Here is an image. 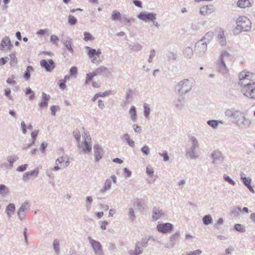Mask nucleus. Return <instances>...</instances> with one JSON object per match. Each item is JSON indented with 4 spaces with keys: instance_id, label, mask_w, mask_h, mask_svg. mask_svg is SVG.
I'll return each mask as SVG.
<instances>
[{
    "instance_id": "f257e3e1",
    "label": "nucleus",
    "mask_w": 255,
    "mask_h": 255,
    "mask_svg": "<svg viewBox=\"0 0 255 255\" xmlns=\"http://www.w3.org/2000/svg\"><path fill=\"white\" fill-rule=\"evenodd\" d=\"M255 74L247 70L242 71L239 75V84L241 92L246 97L255 100Z\"/></svg>"
},
{
    "instance_id": "f03ea898",
    "label": "nucleus",
    "mask_w": 255,
    "mask_h": 255,
    "mask_svg": "<svg viewBox=\"0 0 255 255\" xmlns=\"http://www.w3.org/2000/svg\"><path fill=\"white\" fill-rule=\"evenodd\" d=\"M226 117L233 119L234 123L240 129H246L249 128L252 121L246 117L245 113L235 108L227 109L225 111Z\"/></svg>"
},
{
    "instance_id": "7ed1b4c3",
    "label": "nucleus",
    "mask_w": 255,
    "mask_h": 255,
    "mask_svg": "<svg viewBox=\"0 0 255 255\" xmlns=\"http://www.w3.org/2000/svg\"><path fill=\"white\" fill-rule=\"evenodd\" d=\"M236 31L238 33L249 32L252 28V22L250 19L245 16H240L236 20Z\"/></svg>"
},
{
    "instance_id": "20e7f679",
    "label": "nucleus",
    "mask_w": 255,
    "mask_h": 255,
    "mask_svg": "<svg viewBox=\"0 0 255 255\" xmlns=\"http://www.w3.org/2000/svg\"><path fill=\"white\" fill-rule=\"evenodd\" d=\"M190 146L186 149V156L191 159H196L198 158L197 151L199 148V143L197 139L193 136L190 137Z\"/></svg>"
},
{
    "instance_id": "39448f33",
    "label": "nucleus",
    "mask_w": 255,
    "mask_h": 255,
    "mask_svg": "<svg viewBox=\"0 0 255 255\" xmlns=\"http://www.w3.org/2000/svg\"><path fill=\"white\" fill-rule=\"evenodd\" d=\"M231 55L226 51H223L219 57V60L217 63L218 70L223 74L227 73L228 69L226 65V62L230 60Z\"/></svg>"
},
{
    "instance_id": "423d86ee",
    "label": "nucleus",
    "mask_w": 255,
    "mask_h": 255,
    "mask_svg": "<svg viewBox=\"0 0 255 255\" xmlns=\"http://www.w3.org/2000/svg\"><path fill=\"white\" fill-rule=\"evenodd\" d=\"M192 88V85L191 81L187 79H184L178 83L176 89L179 96H183L189 93L191 90Z\"/></svg>"
},
{
    "instance_id": "0eeeda50",
    "label": "nucleus",
    "mask_w": 255,
    "mask_h": 255,
    "mask_svg": "<svg viewBox=\"0 0 255 255\" xmlns=\"http://www.w3.org/2000/svg\"><path fill=\"white\" fill-rule=\"evenodd\" d=\"M30 204L27 201H25L21 205L17 212L18 218L20 221H22L25 219L30 210Z\"/></svg>"
},
{
    "instance_id": "6e6552de",
    "label": "nucleus",
    "mask_w": 255,
    "mask_h": 255,
    "mask_svg": "<svg viewBox=\"0 0 255 255\" xmlns=\"http://www.w3.org/2000/svg\"><path fill=\"white\" fill-rule=\"evenodd\" d=\"M88 239L91 245L95 255H104V253L101 244L99 241L92 239L91 237H89Z\"/></svg>"
},
{
    "instance_id": "1a4fd4ad",
    "label": "nucleus",
    "mask_w": 255,
    "mask_h": 255,
    "mask_svg": "<svg viewBox=\"0 0 255 255\" xmlns=\"http://www.w3.org/2000/svg\"><path fill=\"white\" fill-rule=\"evenodd\" d=\"M207 50V44L203 41V40H200L196 43L194 51L199 56H203Z\"/></svg>"
},
{
    "instance_id": "9d476101",
    "label": "nucleus",
    "mask_w": 255,
    "mask_h": 255,
    "mask_svg": "<svg viewBox=\"0 0 255 255\" xmlns=\"http://www.w3.org/2000/svg\"><path fill=\"white\" fill-rule=\"evenodd\" d=\"M40 64L48 72H51L55 68V64L52 59H42L40 61Z\"/></svg>"
},
{
    "instance_id": "9b49d317",
    "label": "nucleus",
    "mask_w": 255,
    "mask_h": 255,
    "mask_svg": "<svg viewBox=\"0 0 255 255\" xmlns=\"http://www.w3.org/2000/svg\"><path fill=\"white\" fill-rule=\"evenodd\" d=\"M85 49L87 50L89 57L92 59V62L97 65H99L102 61V59H98L96 56V50L89 46H86Z\"/></svg>"
},
{
    "instance_id": "f8f14e48",
    "label": "nucleus",
    "mask_w": 255,
    "mask_h": 255,
    "mask_svg": "<svg viewBox=\"0 0 255 255\" xmlns=\"http://www.w3.org/2000/svg\"><path fill=\"white\" fill-rule=\"evenodd\" d=\"M157 231L162 234L171 233L173 229V225L169 223H162L157 225Z\"/></svg>"
},
{
    "instance_id": "ddd939ff",
    "label": "nucleus",
    "mask_w": 255,
    "mask_h": 255,
    "mask_svg": "<svg viewBox=\"0 0 255 255\" xmlns=\"http://www.w3.org/2000/svg\"><path fill=\"white\" fill-rule=\"evenodd\" d=\"M94 74H95L96 76H104L106 77H108L111 75L112 73L110 69L104 66H100L98 67L94 71Z\"/></svg>"
},
{
    "instance_id": "4468645a",
    "label": "nucleus",
    "mask_w": 255,
    "mask_h": 255,
    "mask_svg": "<svg viewBox=\"0 0 255 255\" xmlns=\"http://www.w3.org/2000/svg\"><path fill=\"white\" fill-rule=\"evenodd\" d=\"M211 158L212 160V163L215 164L217 162H222L224 157L221 152L218 150H214L211 154Z\"/></svg>"
},
{
    "instance_id": "2eb2a0df",
    "label": "nucleus",
    "mask_w": 255,
    "mask_h": 255,
    "mask_svg": "<svg viewBox=\"0 0 255 255\" xmlns=\"http://www.w3.org/2000/svg\"><path fill=\"white\" fill-rule=\"evenodd\" d=\"M155 15H157L155 13L144 11L140 12L137 17L142 21H149L152 20Z\"/></svg>"
},
{
    "instance_id": "dca6fc26",
    "label": "nucleus",
    "mask_w": 255,
    "mask_h": 255,
    "mask_svg": "<svg viewBox=\"0 0 255 255\" xmlns=\"http://www.w3.org/2000/svg\"><path fill=\"white\" fill-rule=\"evenodd\" d=\"M94 151L95 161L98 162L103 157L104 150L99 144H97L94 146Z\"/></svg>"
},
{
    "instance_id": "f3484780",
    "label": "nucleus",
    "mask_w": 255,
    "mask_h": 255,
    "mask_svg": "<svg viewBox=\"0 0 255 255\" xmlns=\"http://www.w3.org/2000/svg\"><path fill=\"white\" fill-rule=\"evenodd\" d=\"M91 138H88L87 140H84L81 143L82 150L85 153H89L92 151V145L91 144Z\"/></svg>"
},
{
    "instance_id": "a211bd4d",
    "label": "nucleus",
    "mask_w": 255,
    "mask_h": 255,
    "mask_svg": "<svg viewBox=\"0 0 255 255\" xmlns=\"http://www.w3.org/2000/svg\"><path fill=\"white\" fill-rule=\"evenodd\" d=\"M61 42L63 43L66 48L71 53H73L74 50L72 47L73 40L70 37H67L66 38L62 37Z\"/></svg>"
},
{
    "instance_id": "6ab92c4d",
    "label": "nucleus",
    "mask_w": 255,
    "mask_h": 255,
    "mask_svg": "<svg viewBox=\"0 0 255 255\" xmlns=\"http://www.w3.org/2000/svg\"><path fill=\"white\" fill-rule=\"evenodd\" d=\"M215 11V7L212 4L203 6L200 9V13L205 15L211 14Z\"/></svg>"
},
{
    "instance_id": "aec40b11",
    "label": "nucleus",
    "mask_w": 255,
    "mask_h": 255,
    "mask_svg": "<svg viewBox=\"0 0 255 255\" xmlns=\"http://www.w3.org/2000/svg\"><path fill=\"white\" fill-rule=\"evenodd\" d=\"M164 216V214L162 210L159 209V208L157 207H154L153 208L152 218L153 220L156 221Z\"/></svg>"
},
{
    "instance_id": "412c9836",
    "label": "nucleus",
    "mask_w": 255,
    "mask_h": 255,
    "mask_svg": "<svg viewBox=\"0 0 255 255\" xmlns=\"http://www.w3.org/2000/svg\"><path fill=\"white\" fill-rule=\"evenodd\" d=\"M42 99L41 102L38 104L40 108H47L48 104V101L50 99V96L44 92L42 93Z\"/></svg>"
},
{
    "instance_id": "4be33fe9",
    "label": "nucleus",
    "mask_w": 255,
    "mask_h": 255,
    "mask_svg": "<svg viewBox=\"0 0 255 255\" xmlns=\"http://www.w3.org/2000/svg\"><path fill=\"white\" fill-rule=\"evenodd\" d=\"M253 0H239L237 3L238 7L243 8L251 7L253 5Z\"/></svg>"
},
{
    "instance_id": "5701e85b",
    "label": "nucleus",
    "mask_w": 255,
    "mask_h": 255,
    "mask_svg": "<svg viewBox=\"0 0 255 255\" xmlns=\"http://www.w3.org/2000/svg\"><path fill=\"white\" fill-rule=\"evenodd\" d=\"M38 173V169L37 168H35L33 170L30 172H26L23 175L22 180L24 181H27L32 176H37Z\"/></svg>"
},
{
    "instance_id": "b1692460",
    "label": "nucleus",
    "mask_w": 255,
    "mask_h": 255,
    "mask_svg": "<svg viewBox=\"0 0 255 255\" xmlns=\"http://www.w3.org/2000/svg\"><path fill=\"white\" fill-rule=\"evenodd\" d=\"M7 46L8 49H10L13 47L12 44L11 43L10 39L8 37H5L2 39L0 43V49L3 50V48Z\"/></svg>"
},
{
    "instance_id": "393cba45",
    "label": "nucleus",
    "mask_w": 255,
    "mask_h": 255,
    "mask_svg": "<svg viewBox=\"0 0 255 255\" xmlns=\"http://www.w3.org/2000/svg\"><path fill=\"white\" fill-rule=\"evenodd\" d=\"M132 90L129 89L126 92V95L125 97V100L122 102L121 105L123 107L126 106L127 104L129 103L132 99Z\"/></svg>"
},
{
    "instance_id": "a878e982",
    "label": "nucleus",
    "mask_w": 255,
    "mask_h": 255,
    "mask_svg": "<svg viewBox=\"0 0 255 255\" xmlns=\"http://www.w3.org/2000/svg\"><path fill=\"white\" fill-rule=\"evenodd\" d=\"M185 101V98L182 96H180L178 99L174 101V104L175 107L178 110H181L184 107V103Z\"/></svg>"
},
{
    "instance_id": "bb28decb",
    "label": "nucleus",
    "mask_w": 255,
    "mask_h": 255,
    "mask_svg": "<svg viewBox=\"0 0 255 255\" xmlns=\"http://www.w3.org/2000/svg\"><path fill=\"white\" fill-rule=\"evenodd\" d=\"M224 121L223 120H210L207 121V124L208 125L214 129H216L219 124H224Z\"/></svg>"
},
{
    "instance_id": "cd10ccee",
    "label": "nucleus",
    "mask_w": 255,
    "mask_h": 255,
    "mask_svg": "<svg viewBox=\"0 0 255 255\" xmlns=\"http://www.w3.org/2000/svg\"><path fill=\"white\" fill-rule=\"evenodd\" d=\"M143 253V248L140 247L138 244L136 242L135 244V248L133 251L129 252V255H140Z\"/></svg>"
},
{
    "instance_id": "c85d7f7f",
    "label": "nucleus",
    "mask_w": 255,
    "mask_h": 255,
    "mask_svg": "<svg viewBox=\"0 0 255 255\" xmlns=\"http://www.w3.org/2000/svg\"><path fill=\"white\" fill-rule=\"evenodd\" d=\"M15 210V205L13 203L9 204L6 208L5 213L8 218H10Z\"/></svg>"
},
{
    "instance_id": "c756f323",
    "label": "nucleus",
    "mask_w": 255,
    "mask_h": 255,
    "mask_svg": "<svg viewBox=\"0 0 255 255\" xmlns=\"http://www.w3.org/2000/svg\"><path fill=\"white\" fill-rule=\"evenodd\" d=\"M121 139L122 140H125L126 141L127 143L128 144L129 146L131 147H134L135 146L134 141L130 138V136L128 133H126L124 134L121 137Z\"/></svg>"
},
{
    "instance_id": "7c9ffc66",
    "label": "nucleus",
    "mask_w": 255,
    "mask_h": 255,
    "mask_svg": "<svg viewBox=\"0 0 255 255\" xmlns=\"http://www.w3.org/2000/svg\"><path fill=\"white\" fill-rule=\"evenodd\" d=\"M180 231H177L173 234L170 237V245L171 247H173L176 241H177L180 238Z\"/></svg>"
},
{
    "instance_id": "2f4dec72",
    "label": "nucleus",
    "mask_w": 255,
    "mask_h": 255,
    "mask_svg": "<svg viewBox=\"0 0 255 255\" xmlns=\"http://www.w3.org/2000/svg\"><path fill=\"white\" fill-rule=\"evenodd\" d=\"M112 182L110 179H107L104 183V185L102 189H100L101 193H104L111 188Z\"/></svg>"
},
{
    "instance_id": "473e14b6",
    "label": "nucleus",
    "mask_w": 255,
    "mask_h": 255,
    "mask_svg": "<svg viewBox=\"0 0 255 255\" xmlns=\"http://www.w3.org/2000/svg\"><path fill=\"white\" fill-rule=\"evenodd\" d=\"M214 36V32L210 31L207 32L204 37L201 39L205 42L207 44L210 42Z\"/></svg>"
},
{
    "instance_id": "72a5a7b5",
    "label": "nucleus",
    "mask_w": 255,
    "mask_h": 255,
    "mask_svg": "<svg viewBox=\"0 0 255 255\" xmlns=\"http://www.w3.org/2000/svg\"><path fill=\"white\" fill-rule=\"evenodd\" d=\"M46 174L49 178V183L50 184L52 187H55L54 175L52 171L49 169H47L46 170Z\"/></svg>"
},
{
    "instance_id": "f704fd0d",
    "label": "nucleus",
    "mask_w": 255,
    "mask_h": 255,
    "mask_svg": "<svg viewBox=\"0 0 255 255\" xmlns=\"http://www.w3.org/2000/svg\"><path fill=\"white\" fill-rule=\"evenodd\" d=\"M128 48L132 51H138L142 49V46L138 43H132L128 45Z\"/></svg>"
},
{
    "instance_id": "c9c22d12",
    "label": "nucleus",
    "mask_w": 255,
    "mask_h": 255,
    "mask_svg": "<svg viewBox=\"0 0 255 255\" xmlns=\"http://www.w3.org/2000/svg\"><path fill=\"white\" fill-rule=\"evenodd\" d=\"M218 40L219 43H220L221 45L223 46L226 44V40L224 35V32L223 30L219 31L218 35Z\"/></svg>"
},
{
    "instance_id": "e433bc0d",
    "label": "nucleus",
    "mask_w": 255,
    "mask_h": 255,
    "mask_svg": "<svg viewBox=\"0 0 255 255\" xmlns=\"http://www.w3.org/2000/svg\"><path fill=\"white\" fill-rule=\"evenodd\" d=\"M150 240L149 237H145L144 238H142L140 241L136 242L137 244L142 247V248H146L148 245V242Z\"/></svg>"
},
{
    "instance_id": "4c0bfd02",
    "label": "nucleus",
    "mask_w": 255,
    "mask_h": 255,
    "mask_svg": "<svg viewBox=\"0 0 255 255\" xmlns=\"http://www.w3.org/2000/svg\"><path fill=\"white\" fill-rule=\"evenodd\" d=\"M122 15L121 13L117 10H114L113 11L111 19L114 21H120V19L122 17Z\"/></svg>"
},
{
    "instance_id": "58836bf2",
    "label": "nucleus",
    "mask_w": 255,
    "mask_h": 255,
    "mask_svg": "<svg viewBox=\"0 0 255 255\" xmlns=\"http://www.w3.org/2000/svg\"><path fill=\"white\" fill-rule=\"evenodd\" d=\"M183 54L186 58L190 59L193 56V51L191 47H187L184 49Z\"/></svg>"
},
{
    "instance_id": "ea45409f",
    "label": "nucleus",
    "mask_w": 255,
    "mask_h": 255,
    "mask_svg": "<svg viewBox=\"0 0 255 255\" xmlns=\"http://www.w3.org/2000/svg\"><path fill=\"white\" fill-rule=\"evenodd\" d=\"M129 113L130 115L131 120L133 122H135L137 119V114L135 107L133 106H131L129 109Z\"/></svg>"
},
{
    "instance_id": "a19ab883",
    "label": "nucleus",
    "mask_w": 255,
    "mask_h": 255,
    "mask_svg": "<svg viewBox=\"0 0 255 255\" xmlns=\"http://www.w3.org/2000/svg\"><path fill=\"white\" fill-rule=\"evenodd\" d=\"M18 157L15 155H11L7 157V161L9 163L8 168L9 169H12L13 168V163L18 160Z\"/></svg>"
},
{
    "instance_id": "79ce46f5",
    "label": "nucleus",
    "mask_w": 255,
    "mask_h": 255,
    "mask_svg": "<svg viewBox=\"0 0 255 255\" xmlns=\"http://www.w3.org/2000/svg\"><path fill=\"white\" fill-rule=\"evenodd\" d=\"M203 223L205 225H208L213 222L212 217L211 215H206L202 218Z\"/></svg>"
},
{
    "instance_id": "37998d69",
    "label": "nucleus",
    "mask_w": 255,
    "mask_h": 255,
    "mask_svg": "<svg viewBox=\"0 0 255 255\" xmlns=\"http://www.w3.org/2000/svg\"><path fill=\"white\" fill-rule=\"evenodd\" d=\"M33 70L32 66H28L23 75L24 78L26 80H29L30 77V71H33Z\"/></svg>"
},
{
    "instance_id": "c03bdc74",
    "label": "nucleus",
    "mask_w": 255,
    "mask_h": 255,
    "mask_svg": "<svg viewBox=\"0 0 255 255\" xmlns=\"http://www.w3.org/2000/svg\"><path fill=\"white\" fill-rule=\"evenodd\" d=\"M143 114L144 117L146 119H148L149 117L150 112V109L148 104L144 103L143 104Z\"/></svg>"
},
{
    "instance_id": "a18cd8bd",
    "label": "nucleus",
    "mask_w": 255,
    "mask_h": 255,
    "mask_svg": "<svg viewBox=\"0 0 255 255\" xmlns=\"http://www.w3.org/2000/svg\"><path fill=\"white\" fill-rule=\"evenodd\" d=\"M95 76H96V75L95 74H94V71H93L92 73L87 74L84 85L89 84L90 82L92 81L93 77Z\"/></svg>"
},
{
    "instance_id": "49530a36",
    "label": "nucleus",
    "mask_w": 255,
    "mask_h": 255,
    "mask_svg": "<svg viewBox=\"0 0 255 255\" xmlns=\"http://www.w3.org/2000/svg\"><path fill=\"white\" fill-rule=\"evenodd\" d=\"M10 57V64L11 66H15L17 63V60L15 56V54L12 53L9 55Z\"/></svg>"
},
{
    "instance_id": "de8ad7c7",
    "label": "nucleus",
    "mask_w": 255,
    "mask_h": 255,
    "mask_svg": "<svg viewBox=\"0 0 255 255\" xmlns=\"http://www.w3.org/2000/svg\"><path fill=\"white\" fill-rule=\"evenodd\" d=\"M53 246L54 250L55 252V253H59L60 251V245L58 239H56L53 241Z\"/></svg>"
},
{
    "instance_id": "09e8293b",
    "label": "nucleus",
    "mask_w": 255,
    "mask_h": 255,
    "mask_svg": "<svg viewBox=\"0 0 255 255\" xmlns=\"http://www.w3.org/2000/svg\"><path fill=\"white\" fill-rule=\"evenodd\" d=\"M25 94L29 95V99L30 100H32L35 98L34 92L29 87L26 89Z\"/></svg>"
},
{
    "instance_id": "8fccbe9b",
    "label": "nucleus",
    "mask_w": 255,
    "mask_h": 255,
    "mask_svg": "<svg viewBox=\"0 0 255 255\" xmlns=\"http://www.w3.org/2000/svg\"><path fill=\"white\" fill-rule=\"evenodd\" d=\"M93 202V198L92 196H88L86 199V207L88 210H90L91 207V204Z\"/></svg>"
},
{
    "instance_id": "3c124183",
    "label": "nucleus",
    "mask_w": 255,
    "mask_h": 255,
    "mask_svg": "<svg viewBox=\"0 0 255 255\" xmlns=\"http://www.w3.org/2000/svg\"><path fill=\"white\" fill-rule=\"evenodd\" d=\"M131 20H133V19L132 18H128L127 17L126 15H123L120 21L124 24H127V23L130 22Z\"/></svg>"
},
{
    "instance_id": "603ef678",
    "label": "nucleus",
    "mask_w": 255,
    "mask_h": 255,
    "mask_svg": "<svg viewBox=\"0 0 255 255\" xmlns=\"http://www.w3.org/2000/svg\"><path fill=\"white\" fill-rule=\"evenodd\" d=\"M234 229L241 233H244L245 232L246 230L245 227L240 224H236L234 225Z\"/></svg>"
},
{
    "instance_id": "864d4df0",
    "label": "nucleus",
    "mask_w": 255,
    "mask_h": 255,
    "mask_svg": "<svg viewBox=\"0 0 255 255\" xmlns=\"http://www.w3.org/2000/svg\"><path fill=\"white\" fill-rule=\"evenodd\" d=\"M128 215L130 220L131 221H133L135 219V215L134 214V212L132 208H130L128 209Z\"/></svg>"
},
{
    "instance_id": "5fc2aeb1",
    "label": "nucleus",
    "mask_w": 255,
    "mask_h": 255,
    "mask_svg": "<svg viewBox=\"0 0 255 255\" xmlns=\"http://www.w3.org/2000/svg\"><path fill=\"white\" fill-rule=\"evenodd\" d=\"M84 40L85 41H88L89 40H93L94 39V38L93 37L92 35L88 32H85L84 33Z\"/></svg>"
},
{
    "instance_id": "6e6d98bb",
    "label": "nucleus",
    "mask_w": 255,
    "mask_h": 255,
    "mask_svg": "<svg viewBox=\"0 0 255 255\" xmlns=\"http://www.w3.org/2000/svg\"><path fill=\"white\" fill-rule=\"evenodd\" d=\"M39 133V130H35L33 131L31 133V136L32 138V144H34L35 142V140L36 139V137Z\"/></svg>"
},
{
    "instance_id": "4d7b16f0",
    "label": "nucleus",
    "mask_w": 255,
    "mask_h": 255,
    "mask_svg": "<svg viewBox=\"0 0 255 255\" xmlns=\"http://www.w3.org/2000/svg\"><path fill=\"white\" fill-rule=\"evenodd\" d=\"M223 178L225 181L227 182L228 183H229L230 184H231L232 185H235L236 184V182L233 179H232L230 177V176H229L228 175H227L226 174H225L224 175Z\"/></svg>"
},
{
    "instance_id": "13d9d810",
    "label": "nucleus",
    "mask_w": 255,
    "mask_h": 255,
    "mask_svg": "<svg viewBox=\"0 0 255 255\" xmlns=\"http://www.w3.org/2000/svg\"><path fill=\"white\" fill-rule=\"evenodd\" d=\"M77 68L75 66L72 67L69 70V75L71 76H74L76 77L77 74Z\"/></svg>"
},
{
    "instance_id": "bf43d9fd",
    "label": "nucleus",
    "mask_w": 255,
    "mask_h": 255,
    "mask_svg": "<svg viewBox=\"0 0 255 255\" xmlns=\"http://www.w3.org/2000/svg\"><path fill=\"white\" fill-rule=\"evenodd\" d=\"M73 134L74 137L76 139L77 141L78 142H79V141L80 140V137H81V134H80V132L79 130L78 129L75 130L73 132Z\"/></svg>"
},
{
    "instance_id": "052dcab7",
    "label": "nucleus",
    "mask_w": 255,
    "mask_h": 255,
    "mask_svg": "<svg viewBox=\"0 0 255 255\" xmlns=\"http://www.w3.org/2000/svg\"><path fill=\"white\" fill-rule=\"evenodd\" d=\"M77 22V19L72 15H70L68 17V22L70 24L73 25L76 24Z\"/></svg>"
},
{
    "instance_id": "680f3d73",
    "label": "nucleus",
    "mask_w": 255,
    "mask_h": 255,
    "mask_svg": "<svg viewBox=\"0 0 255 255\" xmlns=\"http://www.w3.org/2000/svg\"><path fill=\"white\" fill-rule=\"evenodd\" d=\"M167 57L169 60H174L176 59L177 55L172 52H170L167 54Z\"/></svg>"
},
{
    "instance_id": "e2e57ef3",
    "label": "nucleus",
    "mask_w": 255,
    "mask_h": 255,
    "mask_svg": "<svg viewBox=\"0 0 255 255\" xmlns=\"http://www.w3.org/2000/svg\"><path fill=\"white\" fill-rule=\"evenodd\" d=\"M241 212V208L240 207H237L235 208H234L231 214L234 215L235 216H238L240 215V213Z\"/></svg>"
},
{
    "instance_id": "0e129e2a",
    "label": "nucleus",
    "mask_w": 255,
    "mask_h": 255,
    "mask_svg": "<svg viewBox=\"0 0 255 255\" xmlns=\"http://www.w3.org/2000/svg\"><path fill=\"white\" fill-rule=\"evenodd\" d=\"M141 151L144 155H148L149 154V148L147 145H144L141 148Z\"/></svg>"
},
{
    "instance_id": "69168bd1",
    "label": "nucleus",
    "mask_w": 255,
    "mask_h": 255,
    "mask_svg": "<svg viewBox=\"0 0 255 255\" xmlns=\"http://www.w3.org/2000/svg\"><path fill=\"white\" fill-rule=\"evenodd\" d=\"M146 172L150 177H152L154 170L151 166H147L146 168Z\"/></svg>"
},
{
    "instance_id": "338daca9",
    "label": "nucleus",
    "mask_w": 255,
    "mask_h": 255,
    "mask_svg": "<svg viewBox=\"0 0 255 255\" xmlns=\"http://www.w3.org/2000/svg\"><path fill=\"white\" fill-rule=\"evenodd\" d=\"M50 41L53 44H57L59 38L55 35H52L50 37Z\"/></svg>"
},
{
    "instance_id": "774afa93",
    "label": "nucleus",
    "mask_w": 255,
    "mask_h": 255,
    "mask_svg": "<svg viewBox=\"0 0 255 255\" xmlns=\"http://www.w3.org/2000/svg\"><path fill=\"white\" fill-rule=\"evenodd\" d=\"M202 253V251L200 250H197L196 251L189 252L186 254V255H200Z\"/></svg>"
}]
</instances>
